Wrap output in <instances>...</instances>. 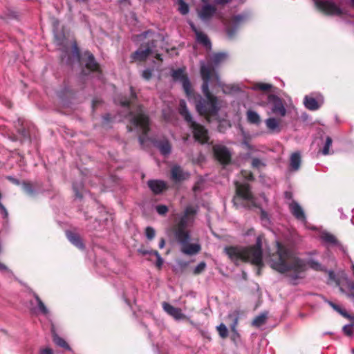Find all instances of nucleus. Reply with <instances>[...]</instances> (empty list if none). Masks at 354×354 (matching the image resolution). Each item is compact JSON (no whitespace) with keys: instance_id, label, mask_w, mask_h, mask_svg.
Returning <instances> with one entry per match:
<instances>
[{"instance_id":"obj_1","label":"nucleus","mask_w":354,"mask_h":354,"mask_svg":"<svg viewBox=\"0 0 354 354\" xmlns=\"http://www.w3.org/2000/svg\"><path fill=\"white\" fill-rule=\"evenodd\" d=\"M227 57V55L225 53H218L213 54L207 63L201 62V74L203 81L201 88L205 98L197 95L194 101L196 109L201 113L215 115L220 108L218 98L212 95L209 90V84L222 88L224 93L234 92L239 89L236 85L223 84L216 71V68L223 63Z\"/></svg>"},{"instance_id":"obj_2","label":"nucleus","mask_w":354,"mask_h":354,"mask_svg":"<svg viewBox=\"0 0 354 354\" xmlns=\"http://www.w3.org/2000/svg\"><path fill=\"white\" fill-rule=\"evenodd\" d=\"M276 252L270 256V267L281 274H285L292 284H297L299 279L305 277V272L308 267L316 271H323L325 269L317 260L299 258L289 248L279 241L276 243Z\"/></svg>"},{"instance_id":"obj_3","label":"nucleus","mask_w":354,"mask_h":354,"mask_svg":"<svg viewBox=\"0 0 354 354\" xmlns=\"http://www.w3.org/2000/svg\"><path fill=\"white\" fill-rule=\"evenodd\" d=\"M131 97L118 95L115 98V103L120 104L124 109L123 116L128 117L131 122V127H128L129 131H131L133 129L140 133L139 142L142 147H144L145 142L150 140L148 133L150 130V122L149 117L145 113L144 109L141 106H138L135 110H131L130 104L136 95L132 87L130 88Z\"/></svg>"},{"instance_id":"obj_4","label":"nucleus","mask_w":354,"mask_h":354,"mask_svg":"<svg viewBox=\"0 0 354 354\" xmlns=\"http://www.w3.org/2000/svg\"><path fill=\"white\" fill-rule=\"evenodd\" d=\"M196 214V209L194 207L187 206L174 227L175 237L180 245V250L187 255H194L201 250L198 243H189L190 235L187 230V227L194 222Z\"/></svg>"},{"instance_id":"obj_5","label":"nucleus","mask_w":354,"mask_h":354,"mask_svg":"<svg viewBox=\"0 0 354 354\" xmlns=\"http://www.w3.org/2000/svg\"><path fill=\"white\" fill-rule=\"evenodd\" d=\"M224 250L228 257L235 263L239 261H248L258 267L263 265L260 236L257 237L256 244L253 246H230L225 248Z\"/></svg>"},{"instance_id":"obj_6","label":"nucleus","mask_w":354,"mask_h":354,"mask_svg":"<svg viewBox=\"0 0 354 354\" xmlns=\"http://www.w3.org/2000/svg\"><path fill=\"white\" fill-rule=\"evenodd\" d=\"M158 34L153 31L147 30L138 36L139 40L147 39V41L141 45V46L131 55L133 61H144L149 56H155L156 59H161L160 55L156 50V38Z\"/></svg>"},{"instance_id":"obj_7","label":"nucleus","mask_w":354,"mask_h":354,"mask_svg":"<svg viewBox=\"0 0 354 354\" xmlns=\"http://www.w3.org/2000/svg\"><path fill=\"white\" fill-rule=\"evenodd\" d=\"M178 111L189 129H192L195 140L201 144L207 143L209 140L207 130L203 125L194 120L192 114L188 111L186 102L183 100H181L179 102Z\"/></svg>"},{"instance_id":"obj_8","label":"nucleus","mask_w":354,"mask_h":354,"mask_svg":"<svg viewBox=\"0 0 354 354\" xmlns=\"http://www.w3.org/2000/svg\"><path fill=\"white\" fill-rule=\"evenodd\" d=\"M234 184L236 186V195L233 198L234 206L237 208H251L258 206L257 200L252 194L248 183H240L238 181H235Z\"/></svg>"},{"instance_id":"obj_9","label":"nucleus","mask_w":354,"mask_h":354,"mask_svg":"<svg viewBox=\"0 0 354 354\" xmlns=\"http://www.w3.org/2000/svg\"><path fill=\"white\" fill-rule=\"evenodd\" d=\"M317 10L328 15L343 16L346 15L341 8L332 0H313Z\"/></svg>"},{"instance_id":"obj_10","label":"nucleus","mask_w":354,"mask_h":354,"mask_svg":"<svg viewBox=\"0 0 354 354\" xmlns=\"http://www.w3.org/2000/svg\"><path fill=\"white\" fill-rule=\"evenodd\" d=\"M249 19L250 15L247 12L233 17L225 27L226 34L228 38L232 39L235 37L239 28L246 23Z\"/></svg>"},{"instance_id":"obj_11","label":"nucleus","mask_w":354,"mask_h":354,"mask_svg":"<svg viewBox=\"0 0 354 354\" xmlns=\"http://www.w3.org/2000/svg\"><path fill=\"white\" fill-rule=\"evenodd\" d=\"M84 55L86 57V60L85 61L86 68L82 71V75L87 76L90 73H92L98 80H101L102 72L98 64L95 60L94 56L88 52H86Z\"/></svg>"},{"instance_id":"obj_12","label":"nucleus","mask_w":354,"mask_h":354,"mask_svg":"<svg viewBox=\"0 0 354 354\" xmlns=\"http://www.w3.org/2000/svg\"><path fill=\"white\" fill-rule=\"evenodd\" d=\"M172 78L175 81H179L183 86V90L185 91L187 96L191 98L194 95V93L191 88V84L188 77L185 73L183 68H178L173 70L171 74Z\"/></svg>"},{"instance_id":"obj_13","label":"nucleus","mask_w":354,"mask_h":354,"mask_svg":"<svg viewBox=\"0 0 354 354\" xmlns=\"http://www.w3.org/2000/svg\"><path fill=\"white\" fill-rule=\"evenodd\" d=\"M268 105L270 106L272 114L281 117L286 115V109L282 100L279 97L274 95H269L268 97Z\"/></svg>"},{"instance_id":"obj_14","label":"nucleus","mask_w":354,"mask_h":354,"mask_svg":"<svg viewBox=\"0 0 354 354\" xmlns=\"http://www.w3.org/2000/svg\"><path fill=\"white\" fill-rule=\"evenodd\" d=\"M35 301H30V311L33 315H44L45 317H48L50 315L49 310L46 306L44 303L41 301V299L39 297V296L36 294L34 295Z\"/></svg>"},{"instance_id":"obj_15","label":"nucleus","mask_w":354,"mask_h":354,"mask_svg":"<svg viewBox=\"0 0 354 354\" xmlns=\"http://www.w3.org/2000/svg\"><path fill=\"white\" fill-rule=\"evenodd\" d=\"M213 151L217 160L223 165L227 164L231 160V152L224 145H216L213 147Z\"/></svg>"},{"instance_id":"obj_16","label":"nucleus","mask_w":354,"mask_h":354,"mask_svg":"<svg viewBox=\"0 0 354 354\" xmlns=\"http://www.w3.org/2000/svg\"><path fill=\"white\" fill-rule=\"evenodd\" d=\"M171 180L175 183H179L189 178L190 174L183 169L178 165H174L171 168Z\"/></svg>"},{"instance_id":"obj_17","label":"nucleus","mask_w":354,"mask_h":354,"mask_svg":"<svg viewBox=\"0 0 354 354\" xmlns=\"http://www.w3.org/2000/svg\"><path fill=\"white\" fill-rule=\"evenodd\" d=\"M72 47L71 55H68L67 50H64L61 55L62 61L63 62H65L68 64H73L74 62L79 63L80 62V55L77 44L73 43Z\"/></svg>"},{"instance_id":"obj_18","label":"nucleus","mask_w":354,"mask_h":354,"mask_svg":"<svg viewBox=\"0 0 354 354\" xmlns=\"http://www.w3.org/2000/svg\"><path fill=\"white\" fill-rule=\"evenodd\" d=\"M289 209L291 214L296 219L304 223H306L305 212L301 206L297 201H292V202L289 203Z\"/></svg>"},{"instance_id":"obj_19","label":"nucleus","mask_w":354,"mask_h":354,"mask_svg":"<svg viewBox=\"0 0 354 354\" xmlns=\"http://www.w3.org/2000/svg\"><path fill=\"white\" fill-rule=\"evenodd\" d=\"M216 8L209 3L204 4L198 11V17L203 21H208L215 15Z\"/></svg>"},{"instance_id":"obj_20","label":"nucleus","mask_w":354,"mask_h":354,"mask_svg":"<svg viewBox=\"0 0 354 354\" xmlns=\"http://www.w3.org/2000/svg\"><path fill=\"white\" fill-rule=\"evenodd\" d=\"M162 308L168 315L176 320H181L185 318V315L182 313L181 309L174 307L167 302L162 303Z\"/></svg>"},{"instance_id":"obj_21","label":"nucleus","mask_w":354,"mask_h":354,"mask_svg":"<svg viewBox=\"0 0 354 354\" xmlns=\"http://www.w3.org/2000/svg\"><path fill=\"white\" fill-rule=\"evenodd\" d=\"M218 104H219V106H220V108L221 109V102L218 100ZM220 110V109H218ZM198 113L201 115H203L205 117V118L209 121V122H211L212 120H215L216 121H218V130L220 131V132H224L227 128H229L230 127V124L229 123V122L227 120H218V112H217L216 115H207V114H203V113H201L198 111Z\"/></svg>"},{"instance_id":"obj_22","label":"nucleus","mask_w":354,"mask_h":354,"mask_svg":"<svg viewBox=\"0 0 354 354\" xmlns=\"http://www.w3.org/2000/svg\"><path fill=\"white\" fill-rule=\"evenodd\" d=\"M156 147H157L162 155L167 156L171 153V145L169 141L164 138L160 140L153 141Z\"/></svg>"},{"instance_id":"obj_23","label":"nucleus","mask_w":354,"mask_h":354,"mask_svg":"<svg viewBox=\"0 0 354 354\" xmlns=\"http://www.w3.org/2000/svg\"><path fill=\"white\" fill-rule=\"evenodd\" d=\"M147 185L155 194H160L167 189V183L160 180H150L148 181Z\"/></svg>"},{"instance_id":"obj_24","label":"nucleus","mask_w":354,"mask_h":354,"mask_svg":"<svg viewBox=\"0 0 354 354\" xmlns=\"http://www.w3.org/2000/svg\"><path fill=\"white\" fill-rule=\"evenodd\" d=\"M323 103V100L320 99L317 100L312 96L306 95L304 99V104L305 107L310 111H316L319 109Z\"/></svg>"},{"instance_id":"obj_25","label":"nucleus","mask_w":354,"mask_h":354,"mask_svg":"<svg viewBox=\"0 0 354 354\" xmlns=\"http://www.w3.org/2000/svg\"><path fill=\"white\" fill-rule=\"evenodd\" d=\"M301 154L296 151L291 154L290 158V169L293 171H298L301 165Z\"/></svg>"},{"instance_id":"obj_26","label":"nucleus","mask_w":354,"mask_h":354,"mask_svg":"<svg viewBox=\"0 0 354 354\" xmlns=\"http://www.w3.org/2000/svg\"><path fill=\"white\" fill-rule=\"evenodd\" d=\"M66 236L68 241L75 247L81 250L84 248V245L80 236L77 234L68 231L66 232Z\"/></svg>"},{"instance_id":"obj_27","label":"nucleus","mask_w":354,"mask_h":354,"mask_svg":"<svg viewBox=\"0 0 354 354\" xmlns=\"http://www.w3.org/2000/svg\"><path fill=\"white\" fill-rule=\"evenodd\" d=\"M320 239L322 241L329 245H337L339 244L336 237L333 234L326 231L321 232Z\"/></svg>"},{"instance_id":"obj_28","label":"nucleus","mask_w":354,"mask_h":354,"mask_svg":"<svg viewBox=\"0 0 354 354\" xmlns=\"http://www.w3.org/2000/svg\"><path fill=\"white\" fill-rule=\"evenodd\" d=\"M53 341L56 346L61 347L66 351H71V348L70 347L69 344L66 342L64 339L60 337L57 333H53Z\"/></svg>"},{"instance_id":"obj_29","label":"nucleus","mask_w":354,"mask_h":354,"mask_svg":"<svg viewBox=\"0 0 354 354\" xmlns=\"http://www.w3.org/2000/svg\"><path fill=\"white\" fill-rule=\"evenodd\" d=\"M342 285L345 290V292L343 293L346 295V296L349 298L354 300V282L346 279L345 280V283H342Z\"/></svg>"},{"instance_id":"obj_30","label":"nucleus","mask_w":354,"mask_h":354,"mask_svg":"<svg viewBox=\"0 0 354 354\" xmlns=\"http://www.w3.org/2000/svg\"><path fill=\"white\" fill-rule=\"evenodd\" d=\"M37 185L28 182H23L22 189L30 196H34L37 193Z\"/></svg>"},{"instance_id":"obj_31","label":"nucleus","mask_w":354,"mask_h":354,"mask_svg":"<svg viewBox=\"0 0 354 354\" xmlns=\"http://www.w3.org/2000/svg\"><path fill=\"white\" fill-rule=\"evenodd\" d=\"M265 123H266L267 128L270 131H273V132L274 131H276V132L280 131L279 122L276 118H269L266 120Z\"/></svg>"},{"instance_id":"obj_32","label":"nucleus","mask_w":354,"mask_h":354,"mask_svg":"<svg viewBox=\"0 0 354 354\" xmlns=\"http://www.w3.org/2000/svg\"><path fill=\"white\" fill-rule=\"evenodd\" d=\"M247 120L248 122L253 124H259L261 122V118L259 115L254 111L248 110L246 113Z\"/></svg>"},{"instance_id":"obj_33","label":"nucleus","mask_w":354,"mask_h":354,"mask_svg":"<svg viewBox=\"0 0 354 354\" xmlns=\"http://www.w3.org/2000/svg\"><path fill=\"white\" fill-rule=\"evenodd\" d=\"M328 283L329 284H333V283L335 284V286H338L339 288V290L342 292H345V290L344 288H343V286L342 285V282L340 281V280L336 277V275L335 274V273L330 270L328 271Z\"/></svg>"},{"instance_id":"obj_34","label":"nucleus","mask_w":354,"mask_h":354,"mask_svg":"<svg viewBox=\"0 0 354 354\" xmlns=\"http://www.w3.org/2000/svg\"><path fill=\"white\" fill-rule=\"evenodd\" d=\"M328 304L337 313H339L344 317H346L350 320H354V316L349 315L344 309L342 308L339 306L333 303L332 301H328Z\"/></svg>"},{"instance_id":"obj_35","label":"nucleus","mask_w":354,"mask_h":354,"mask_svg":"<svg viewBox=\"0 0 354 354\" xmlns=\"http://www.w3.org/2000/svg\"><path fill=\"white\" fill-rule=\"evenodd\" d=\"M227 319L232 322L230 324L232 332H236V326L237 325L239 319V313L235 310L230 313L227 317Z\"/></svg>"},{"instance_id":"obj_36","label":"nucleus","mask_w":354,"mask_h":354,"mask_svg":"<svg viewBox=\"0 0 354 354\" xmlns=\"http://www.w3.org/2000/svg\"><path fill=\"white\" fill-rule=\"evenodd\" d=\"M196 40L198 43L202 44L205 47H210V41L207 37V36L203 33V32L200 31L198 32H196Z\"/></svg>"},{"instance_id":"obj_37","label":"nucleus","mask_w":354,"mask_h":354,"mask_svg":"<svg viewBox=\"0 0 354 354\" xmlns=\"http://www.w3.org/2000/svg\"><path fill=\"white\" fill-rule=\"evenodd\" d=\"M142 252L143 254H152V255L156 256L157 258L156 266L158 268H160L162 266V265L163 263V259L160 257V254L158 253V251H156V250H151V251L143 250V251H142Z\"/></svg>"},{"instance_id":"obj_38","label":"nucleus","mask_w":354,"mask_h":354,"mask_svg":"<svg viewBox=\"0 0 354 354\" xmlns=\"http://www.w3.org/2000/svg\"><path fill=\"white\" fill-rule=\"evenodd\" d=\"M267 318L266 313H261V315L257 316L252 322V324L254 326L259 327L263 325Z\"/></svg>"},{"instance_id":"obj_39","label":"nucleus","mask_w":354,"mask_h":354,"mask_svg":"<svg viewBox=\"0 0 354 354\" xmlns=\"http://www.w3.org/2000/svg\"><path fill=\"white\" fill-rule=\"evenodd\" d=\"M272 87V85L267 83L258 82L255 83L252 89L253 90H261V91H268Z\"/></svg>"},{"instance_id":"obj_40","label":"nucleus","mask_w":354,"mask_h":354,"mask_svg":"<svg viewBox=\"0 0 354 354\" xmlns=\"http://www.w3.org/2000/svg\"><path fill=\"white\" fill-rule=\"evenodd\" d=\"M178 10L182 15H185L189 12V6L184 1V0H178Z\"/></svg>"},{"instance_id":"obj_41","label":"nucleus","mask_w":354,"mask_h":354,"mask_svg":"<svg viewBox=\"0 0 354 354\" xmlns=\"http://www.w3.org/2000/svg\"><path fill=\"white\" fill-rule=\"evenodd\" d=\"M219 335L222 339H225L228 337H230L231 339L235 344H237V342L240 339L239 333H219Z\"/></svg>"},{"instance_id":"obj_42","label":"nucleus","mask_w":354,"mask_h":354,"mask_svg":"<svg viewBox=\"0 0 354 354\" xmlns=\"http://www.w3.org/2000/svg\"><path fill=\"white\" fill-rule=\"evenodd\" d=\"M332 142H333V140L330 137H329V136L326 137V142H325L324 147L322 150V153L324 155L329 154V153H330L329 149H330V146L332 145Z\"/></svg>"},{"instance_id":"obj_43","label":"nucleus","mask_w":354,"mask_h":354,"mask_svg":"<svg viewBox=\"0 0 354 354\" xmlns=\"http://www.w3.org/2000/svg\"><path fill=\"white\" fill-rule=\"evenodd\" d=\"M266 164L260 159L254 158L252 160V166L253 168L259 169L260 168L264 167Z\"/></svg>"},{"instance_id":"obj_44","label":"nucleus","mask_w":354,"mask_h":354,"mask_svg":"<svg viewBox=\"0 0 354 354\" xmlns=\"http://www.w3.org/2000/svg\"><path fill=\"white\" fill-rule=\"evenodd\" d=\"M145 234L148 239L151 240L154 238L156 232L151 227H147L145 230Z\"/></svg>"},{"instance_id":"obj_45","label":"nucleus","mask_w":354,"mask_h":354,"mask_svg":"<svg viewBox=\"0 0 354 354\" xmlns=\"http://www.w3.org/2000/svg\"><path fill=\"white\" fill-rule=\"evenodd\" d=\"M156 211L157 212L160 214V215H164L165 214L167 211H168V208L166 205H157L156 207Z\"/></svg>"},{"instance_id":"obj_46","label":"nucleus","mask_w":354,"mask_h":354,"mask_svg":"<svg viewBox=\"0 0 354 354\" xmlns=\"http://www.w3.org/2000/svg\"><path fill=\"white\" fill-rule=\"evenodd\" d=\"M206 267V264L205 262H201L195 268L194 272L196 274H200L203 272Z\"/></svg>"},{"instance_id":"obj_47","label":"nucleus","mask_w":354,"mask_h":354,"mask_svg":"<svg viewBox=\"0 0 354 354\" xmlns=\"http://www.w3.org/2000/svg\"><path fill=\"white\" fill-rule=\"evenodd\" d=\"M82 183H80V185H77V184L74 183L73 185V188L75 193V196L77 197L81 198L82 196V194L80 192V189L82 188Z\"/></svg>"},{"instance_id":"obj_48","label":"nucleus","mask_w":354,"mask_h":354,"mask_svg":"<svg viewBox=\"0 0 354 354\" xmlns=\"http://www.w3.org/2000/svg\"><path fill=\"white\" fill-rule=\"evenodd\" d=\"M152 75V71L151 69L147 68L142 71V76L144 79L149 80Z\"/></svg>"},{"instance_id":"obj_49","label":"nucleus","mask_w":354,"mask_h":354,"mask_svg":"<svg viewBox=\"0 0 354 354\" xmlns=\"http://www.w3.org/2000/svg\"><path fill=\"white\" fill-rule=\"evenodd\" d=\"M242 175L245 178V179L248 181L252 180L254 179L253 175L251 172H248L246 171H243L241 172Z\"/></svg>"},{"instance_id":"obj_50","label":"nucleus","mask_w":354,"mask_h":354,"mask_svg":"<svg viewBox=\"0 0 354 354\" xmlns=\"http://www.w3.org/2000/svg\"><path fill=\"white\" fill-rule=\"evenodd\" d=\"M39 354H53V351L50 348H45L40 350Z\"/></svg>"},{"instance_id":"obj_51","label":"nucleus","mask_w":354,"mask_h":354,"mask_svg":"<svg viewBox=\"0 0 354 354\" xmlns=\"http://www.w3.org/2000/svg\"><path fill=\"white\" fill-rule=\"evenodd\" d=\"M217 329L218 332H227V328L224 324H221L219 326H218Z\"/></svg>"},{"instance_id":"obj_52","label":"nucleus","mask_w":354,"mask_h":354,"mask_svg":"<svg viewBox=\"0 0 354 354\" xmlns=\"http://www.w3.org/2000/svg\"><path fill=\"white\" fill-rule=\"evenodd\" d=\"M19 132L21 134V136L24 138H28L29 137L28 132L26 131V129L24 128L19 129Z\"/></svg>"},{"instance_id":"obj_53","label":"nucleus","mask_w":354,"mask_h":354,"mask_svg":"<svg viewBox=\"0 0 354 354\" xmlns=\"http://www.w3.org/2000/svg\"><path fill=\"white\" fill-rule=\"evenodd\" d=\"M231 0H214V2L217 5H225L229 3Z\"/></svg>"},{"instance_id":"obj_54","label":"nucleus","mask_w":354,"mask_h":354,"mask_svg":"<svg viewBox=\"0 0 354 354\" xmlns=\"http://www.w3.org/2000/svg\"><path fill=\"white\" fill-rule=\"evenodd\" d=\"M202 182L201 181H198L194 186L193 187V190L194 192H198L200 189H201V185Z\"/></svg>"},{"instance_id":"obj_55","label":"nucleus","mask_w":354,"mask_h":354,"mask_svg":"<svg viewBox=\"0 0 354 354\" xmlns=\"http://www.w3.org/2000/svg\"><path fill=\"white\" fill-rule=\"evenodd\" d=\"M8 179L10 182H12V183H14V184H15V185H20V182H19V180H17V179H16V178H13V177H12V176H8Z\"/></svg>"},{"instance_id":"obj_56","label":"nucleus","mask_w":354,"mask_h":354,"mask_svg":"<svg viewBox=\"0 0 354 354\" xmlns=\"http://www.w3.org/2000/svg\"><path fill=\"white\" fill-rule=\"evenodd\" d=\"M353 324H347L343 326L342 332H351V328L352 327Z\"/></svg>"},{"instance_id":"obj_57","label":"nucleus","mask_w":354,"mask_h":354,"mask_svg":"<svg viewBox=\"0 0 354 354\" xmlns=\"http://www.w3.org/2000/svg\"><path fill=\"white\" fill-rule=\"evenodd\" d=\"M189 25L195 34H196V32H200V30L194 26V24L192 22L189 23Z\"/></svg>"},{"instance_id":"obj_58","label":"nucleus","mask_w":354,"mask_h":354,"mask_svg":"<svg viewBox=\"0 0 354 354\" xmlns=\"http://www.w3.org/2000/svg\"><path fill=\"white\" fill-rule=\"evenodd\" d=\"M189 25L195 34H196V32H200V30L194 26V24L192 22L189 23Z\"/></svg>"},{"instance_id":"obj_59","label":"nucleus","mask_w":354,"mask_h":354,"mask_svg":"<svg viewBox=\"0 0 354 354\" xmlns=\"http://www.w3.org/2000/svg\"><path fill=\"white\" fill-rule=\"evenodd\" d=\"M284 195H285V198L286 199L290 200L292 198V193L290 192H286Z\"/></svg>"},{"instance_id":"obj_60","label":"nucleus","mask_w":354,"mask_h":354,"mask_svg":"<svg viewBox=\"0 0 354 354\" xmlns=\"http://www.w3.org/2000/svg\"><path fill=\"white\" fill-rule=\"evenodd\" d=\"M165 244V239H160V242H159V245H158V246H159V248H161V249H162V248H164Z\"/></svg>"},{"instance_id":"obj_61","label":"nucleus","mask_w":354,"mask_h":354,"mask_svg":"<svg viewBox=\"0 0 354 354\" xmlns=\"http://www.w3.org/2000/svg\"><path fill=\"white\" fill-rule=\"evenodd\" d=\"M100 100H97V99H95L93 100V108L95 109V107H97V106L98 105V104H100Z\"/></svg>"},{"instance_id":"obj_62","label":"nucleus","mask_w":354,"mask_h":354,"mask_svg":"<svg viewBox=\"0 0 354 354\" xmlns=\"http://www.w3.org/2000/svg\"><path fill=\"white\" fill-rule=\"evenodd\" d=\"M56 40L57 41V43L59 45H62L63 44V41L62 39H59L57 35H55Z\"/></svg>"},{"instance_id":"obj_63","label":"nucleus","mask_w":354,"mask_h":354,"mask_svg":"<svg viewBox=\"0 0 354 354\" xmlns=\"http://www.w3.org/2000/svg\"><path fill=\"white\" fill-rule=\"evenodd\" d=\"M266 214L265 212H262V214H261V218L263 221H265V219L266 218Z\"/></svg>"},{"instance_id":"obj_64","label":"nucleus","mask_w":354,"mask_h":354,"mask_svg":"<svg viewBox=\"0 0 354 354\" xmlns=\"http://www.w3.org/2000/svg\"><path fill=\"white\" fill-rule=\"evenodd\" d=\"M110 119V115H106L104 117V120H106V121H109Z\"/></svg>"}]
</instances>
